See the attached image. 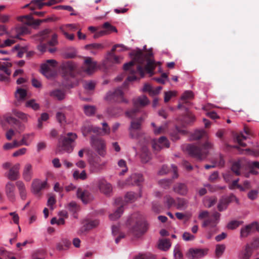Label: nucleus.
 <instances>
[{
    "mask_svg": "<svg viewBox=\"0 0 259 259\" xmlns=\"http://www.w3.org/2000/svg\"><path fill=\"white\" fill-rule=\"evenodd\" d=\"M76 138V134L73 133H68L66 136H61L59 139L56 153H61L63 151L69 153L72 152L74 148L73 144Z\"/></svg>",
    "mask_w": 259,
    "mask_h": 259,
    "instance_id": "20e7f679",
    "label": "nucleus"
},
{
    "mask_svg": "<svg viewBox=\"0 0 259 259\" xmlns=\"http://www.w3.org/2000/svg\"><path fill=\"white\" fill-rule=\"evenodd\" d=\"M51 39L48 41L47 45L52 46H55L58 44L57 40V35L55 33H53L51 35Z\"/></svg>",
    "mask_w": 259,
    "mask_h": 259,
    "instance_id": "e2e57ef3",
    "label": "nucleus"
},
{
    "mask_svg": "<svg viewBox=\"0 0 259 259\" xmlns=\"http://www.w3.org/2000/svg\"><path fill=\"white\" fill-rule=\"evenodd\" d=\"M134 108L126 111L125 114L129 118H134L137 115V113L140 111V108H143L149 104L150 102L147 97L145 96H142L133 101Z\"/></svg>",
    "mask_w": 259,
    "mask_h": 259,
    "instance_id": "39448f33",
    "label": "nucleus"
},
{
    "mask_svg": "<svg viewBox=\"0 0 259 259\" xmlns=\"http://www.w3.org/2000/svg\"><path fill=\"white\" fill-rule=\"evenodd\" d=\"M33 176L32 166L29 163L25 165L23 172L22 177L23 179L26 182H29Z\"/></svg>",
    "mask_w": 259,
    "mask_h": 259,
    "instance_id": "a878e982",
    "label": "nucleus"
},
{
    "mask_svg": "<svg viewBox=\"0 0 259 259\" xmlns=\"http://www.w3.org/2000/svg\"><path fill=\"white\" fill-rule=\"evenodd\" d=\"M143 181L144 178L142 175L140 174H134L131 175L127 183L128 184L139 186Z\"/></svg>",
    "mask_w": 259,
    "mask_h": 259,
    "instance_id": "c85d7f7f",
    "label": "nucleus"
},
{
    "mask_svg": "<svg viewBox=\"0 0 259 259\" xmlns=\"http://www.w3.org/2000/svg\"><path fill=\"white\" fill-rule=\"evenodd\" d=\"M187 201L184 198H178L175 205L178 209H183L186 207Z\"/></svg>",
    "mask_w": 259,
    "mask_h": 259,
    "instance_id": "a18cd8bd",
    "label": "nucleus"
},
{
    "mask_svg": "<svg viewBox=\"0 0 259 259\" xmlns=\"http://www.w3.org/2000/svg\"><path fill=\"white\" fill-rule=\"evenodd\" d=\"M174 257L175 259H183V255L181 252L180 246L177 245L174 250Z\"/></svg>",
    "mask_w": 259,
    "mask_h": 259,
    "instance_id": "8fccbe9b",
    "label": "nucleus"
},
{
    "mask_svg": "<svg viewBox=\"0 0 259 259\" xmlns=\"http://www.w3.org/2000/svg\"><path fill=\"white\" fill-rule=\"evenodd\" d=\"M83 111L87 116H91L93 115L96 111V108L94 106L84 105L83 106Z\"/></svg>",
    "mask_w": 259,
    "mask_h": 259,
    "instance_id": "79ce46f5",
    "label": "nucleus"
},
{
    "mask_svg": "<svg viewBox=\"0 0 259 259\" xmlns=\"http://www.w3.org/2000/svg\"><path fill=\"white\" fill-rule=\"evenodd\" d=\"M92 144L100 156L104 157L106 154L104 141L100 139H92Z\"/></svg>",
    "mask_w": 259,
    "mask_h": 259,
    "instance_id": "6ab92c4d",
    "label": "nucleus"
},
{
    "mask_svg": "<svg viewBox=\"0 0 259 259\" xmlns=\"http://www.w3.org/2000/svg\"><path fill=\"white\" fill-rule=\"evenodd\" d=\"M103 28L105 29V31H107V34H108L111 32H117V29L111 25L109 22H107L104 23Z\"/></svg>",
    "mask_w": 259,
    "mask_h": 259,
    "instance_id": "09e8293b",
    "label": "nucleus"
},
{
    "mask_svg": "<svg viewBox=\"0 0 259 259\" xmlns=\"http://www.w3.org/2000/svg\"><path fill=\"white\" fill-rule=\"evenodd\" d=\"M171 246L170 240L168 239H161L159 240L158 248L162 251L168 250Z\"/></svg>",
    "mask_w": 259,
    "mask_h": 259,
    "instance_id": "473e14b6",
    "label": "nucleus"
},
{
    "mask_svg": "<svg viewBox=\"0 0 259 259\" xmlns=\"http://www.w3.org/2000/svg\"><path fill=\"white\" fill-rule=\"evenodd\" d=\"M259 232V224L253 222L242 227L240 230V238H246L250 233L255 231Z\"/></svg>",
    "mask_w": 259,
    "mask_h": 259,
    "instance_id": "9b49d317",
    "label": "nucleus"
},
{
    "mask_svg": "<svg viewBox=\"0 0 259 259\" xmlns=\"http://www.w3.org/2000/svg\"><path fill=\"white\" fill-rule=\"evenodd\" d=\"M45 252L44 250L37 251L32 255V259H42L44 258Z\"/></svg>",
    "mask_w": 259,
    "mask_h": 259,
    "instance_id": "052dcab7",
    "label": "nucleus"
},
{
    "mask_svg": "<svg viewBox=\"0 0 259 259\" xmlns=\"http://www.w3.org/2000/svg\"><path fill=\"white\" fill-rule=\"evenodd\" d=\"M194 98V94L191 91H185L181 96V103H179L178 106L179 109L184 108L187 109L185 105H190V101L193 99Z\"/></svg>",
    "mask_w": 259,
    "mask_h": 259,
    "instance_id": "f3484780",
    "label": "nucleus"
},
{
    "mask_svg": "<svg viewBox=\"0 0 259 259\" xmlns=\"http://www.w3.org/2000/svg\"><path fill=\"white\" fill-rule=\"evenodd\" d=\"M221 214L218 212H214L211 217L206 219L203 223L202 226L206 227L210 226L211 228H214L218 224Z\"/></svg>",
    "mask_w": 259,
    "mask_h": 259,
    "instance_id": "a211bd4d",
    "label": "nucleus"
},
{
    "mask_svg": "<svg viewBox=\"0 0 259 259\" xmlns=\"http://www.w3.org/2000/svg\"><path fill=\"white\" fill-rule=\"evenodd\" d=\"M99 224V222L98 220H84L82 222V226L79 230L80 234L88 232L90 230L97 227Z\"/></svg>",
    "mask_w": 259,
    "mask_h": 259,
    "instance_id": "ddd939ff",
    "label": "nucleus"
},
{
    "mask_svg": "<svg viewBox=\"0 0 259 259\" xmlns=\"http://www.w3.org/2000/svg\"><path fill=\"white\" fill-rule=\"evenodd\" d=\"M107 112L110 116H113L117 115L120 112V110L115 107H110L107 109Z\"/></svg>",
    "mask_w": 259,
    "mask_h": 259,
    "instance_id": "864d4df0",
    "label": "nucleus"
},
{
    "mask_svg": "<svg viewBox=\"0 0 259 259\" xmlns=\"http://www.w3.org/2000/svg\"><path fill=\"white\" fill-rule=\"evenodd\" d=\"M169 146L168 141L165 137H161L157 141H154L152 147L156 151H159L163 148H168Z\"/></svg>",
    "mask_w": 259,
    "mask_h": 259,
    "instance_id": "b1692460",
    "label": "nucleus"
},
{
    "mask_svg": "<svg viewBox=\"0 0 259 259\" xmlns=\"http://www.w3.org/2000/svg\"><path fill=\"white\" fill-rule=\"evenodd\" d=\"M253 249L249 244H247L242 253L243 259H249L252 254Z\"/></svg>",
    "mask_w": 259,
    "mask_h": 259,
    "instance_id": "4c0bfd02",
    "label": "nucleus"
},
{
    "mask_svg": "<svg viewBox=\"0 0 259 259\" xmlns=\"http://www.w3.org/2000/svg\"><path fill=\"white\" fill-rule=\"evenodd\" d=\"M137 198V195L134 192H128L125 195V200L123 201L124 202V205L125 204V202H133L135 201Z\"/></svg>",
    "mask_w": 259,
    "mask_h": 259,
    "instance_id": "de8ad7c7",
    "label": "nucleus"
},
{
    "mask_svg": "<svg viewBox=\"0 0 259 259\" xmlns=\"http://www.w3.org/2000/svg\"><path fill=\"white\" fill-rule=\"evenodd\" d=\"M75 65L71 62H67L63 67V74L66 79L75 76Z\"/></svg>",
    "mask_w": 259,
    "mask_h": 259,
    "instance_id": "aec40b11",
    "label": "nucleus"
},
{
    "mask_svg": "<svg viewBox=\"0 0 259 259\" xmlns=\"http://www.w3.org/2000/svg\"><path fill=\"white\" fill-rule=\"evenodd\" d=\"M136 117V115L132 118L133 120L128 128L130 136L133 139H137L140 136L141 124L144 120L142 117L135 119Z\"/></svg>",
    "mask_w": 259,
    "mask_h": 259,
    "instance_id": "423d86ee",
    "label": "nucleus"
},
{
    "mask_svg": "<svg viewBox=\"0 0 259 259\" xmlns=\"http://www.w3.org/2000/svg\"><path fill=\"white\" fill-rule=\"evenodd\" d=\"M26 106L32 108L34 110H36L39 108V105L34 100H30L27 101L26 103Z\"/></svg>",
    "mask_w": 259,
    "mask_h": 259,
    "instance_id": "bf43d9fd",
    "label": "nucleus"
},
{
    "mask_svg": "<svg viewBox=\"0 0 259 259\" xmlns=\"http://www.w3.org/2000/svg\"><path fill=\"white\" fill-rule=\"evenodd\" d=\"M71 245V242L67 239H62L56 244V248L59 251L67 249Z\"/></svg>",
    "mask_w": 259,
    "mask_h": 259,
    "instance_id": "72a5a7b5",
    "label": "nucleus"
},
{
    "mask_svg": "<svg viewBox=\"0 0 259 259\" xmlns=\"http://www.w3.org/2000/svg\"><path fill=\"white\" fill-rule=\"evenodd\" d=\"M49 114L47 113H44L41 114L40 117L38 119V125L37 127L38 128L40 129L42 127V121H47L49 119Z\"/></svg>",
    "mask_w": 259,
    "mask_h": 259,
    "instance_id": "5fc2aeb1",
    "label": "nucleus"
},
{
    "mask_svg": "<svg viewBox=\"0 0 259 259\" xmlns=\"http://www.w3.org/2000/svg\"><path fill=\"white\" fill-rule=\"evenodd\" d=\"M126 225L130 232L137 238L143 236L149 228V225L143 215L138 212L129 217Z\"/></svg>",
    "mask_w": 259,
    "mask_h": 259,
    "instance_id": "7ed1b4c3",
    "label": "nucleus"
},
{
    "mask_svg": "<svg viewBox=\"0 0 259 259\" xmlns=\"http://www.w3.org/2000/svg\"><path fill=\"white\" fill-rule=\"evenodd\" d=\"M5 193L8 200L14 202L16 200L15 186L11 181L7 183L5 186Z\"/></svg>",
    "mask_w": 259,
    "mask_h": 259,
    "instance_id": "dca6fc26",
    "label": "nucleus"
},
{
    "mask_svg": "<svg viewBox=\"0 0 259 259\" xmlns=\"http://www.w3.org/2000/svg\"><path fill=\"white\" fill-rule=\"evenodd\" d=\"M173 190L180 195L185 196L188 193V189L186 184L178 183L174 186Z\"/></svg>",
    "mask_w": 259,
    "mask_h": 259,
    "instance_id": "bb28decb",
    "label": "nucleus"
},
{
    "mask_svg": "<svg viewBox=\"0 0 259 259\" xmlns=\"http://www.w3.org/2000/svg\"><path fill=\"white\" fill-rule=\"evenodd\" d=\"M246 139V137L242 134L240 133L236 135V140L240 146L245 147L246 144L243 142V140Z\"/></svg>",
    "mask_w": 259,
    "mask_h": 259,
    "instance_id": "49530a36",
    "label": "nucleus"
},
{
    "mask_svg": "<svg viewBox=\"0 0 259 259\" xmlns=\"http://www.w3.org/2000/svg\"><path fill=\"white\" fill-rule=\"evenodd\" d=\"M47 186V181L42 182L38 179L34 180L31 184L32 191L35 194H39L40 191L45 189Z\"/></svg>",
    "mask_w": 259,
    "mask_h": 259,
    "instance_id": "412c9836",
    "label": "nucleus"
},
{
    "mask_svg": "<svg viewBox=\"0 0 259 259\" xmlns=\"http://www.w3.org/2000/svg\"><path fill=\"white\" fill-rule=\"evenodd\" d=\"M228 205V201L225 198H222L220 200V202L218 205V210L222 211L226 209Z\"/></svg>",
    "mask_w": 259,
    "mask_h": 259,
    "instance_id": "3c124183",
    "label": "nucleus"
},
{
    "mask_svg": "<svg viewBox=\"0 0 259 259\" xmlns=\"http://www.w3.org/2000/svg\"><path fill=\"white\" fill-rule=\"evenodd\" d=\"M226 246L224 244H217L215 247V253L217 258H219L224 253Z\"/></svg>",
    "mask_w": 259,
    "mask_h": 259,
    "instance_id": "c03bdc74",
    "label": "nucleus"
},
{
    "mask_svg": "<svg viewBox=\"0 0 259 259\" xmlns=\"http://www.w3.org/2000/svg\"><path fill=\"white\" fill-rule=\"evenodd\" d=\"M15 115L18 118L22 119L23 121L26 122L27 121L28 115L22 112L19 111H16L15 112Z\"/></svg>",
    "mask_w": 259,
    "mask_h": 259,
    "instance_id": "69168bd1",
    "label": "nucleus"
},
{
    "mask_svg": "<svg viewBox=\"0 0 259 259\" xmlns=\"http://www.w3.org/2000/svg\"><path fill=\"white\" fill-rule=\"evenodd\" d=\"M85 48L89 50L92 54L96 55L99 51L104 48V46L102 44L94 43L86 45Z\"/></svg>",
    "mask_w": 259,
    "mask_h": 259,
    "instance_id": "c756f323",
    "label": "nucleus"
},
{
    "mask_svg": "<svg viewBox=\"0 0 259 259\" xmlns=\"http://www.w3.org/2000/svg\"><path fill=\"white\" fill-rule=\"evenodd\" d=\"M100 130V129L97 127L93 126V125L90 124H87L84 125L82 127L81 131L84 137H86L89 134L92 132L96 134L98 133L99 132Z\"/></svg>",
    "mask_w": 259,
    "mask_h": 259,
    "instance_id": "2f4dec72",
    "label": "nucleus"
},
{
    "mask_svg": "<svg viewBox=\"0 0 259 259\" xmlns=\"http://www.w3.org/2000/svg\"><path fill=\"white\" fill-rule=\"evenodd\" d=\"M195 120V116L189 112H187L183 117V120L185 124H190Z\"/></svg>",
    "mask_w": 259,
    "mask_h": 259,
    "instance_id": "ea45409f",
    "label": "nucleus"
},
{
    "mask_svg": "<svg viewBox=\"0 0 259 259\" xmlns=\"http://www.w3.org/2000/svg\"><path fill=\"white\" fill-rule=\"evenodd\" d=\"M51 30L46 29L39 33V34L37 36V39L41 42L48 40L49 36L51 35Z\"/></svg>",
    "mask_w": 259,
    "mask_h": 259,
    "instance_id": "f704fd0d",
    "label": "nucleus"
},
{
    "mask_svg": "<svg viewBox=\"0 0 259 259\" xmlns=\"http://www.w3.org/2000/svg\"><path fill=\"white\" fill-rule=\"evenodd\" d=\"M108 59L110 62L113 63L119 64L120 63L122 58L120 56H117L115 55H113L112 56L108 57Z\"/></svg>",
    "mask_w": 259,
    "mask_h": 259,
    "instance_id": "0e129e2a",
    "label": "nucleus"
},
{
    "mask_svg": "<svg viewBox=\"0 0 259 259\" xmlns=\"http://www.w3.org/2000/svg\"><path fill=\"white\" fill-rule=\"evenodd\" d=\"M73 177L75 179L85 180L87 178V174L85 170L82 171L80 173L79 171L76 170L73 173Z\"/></svg>",
    "mask_w": 259,
    "mask_h": 259,
    "instance_id": "13d9d810",
    "label": "nucleus"
},
{
    "mask_svg": "<svg viewBox=\"0 0 259 259\" xmlns=\"http://www.w3.org/2000/svg\"><path fill=\"white\" fill-rule=\"evenodd\" d=\"M19 20L24 24L29 26H38L42 22H47V19L34 20L31 15H25L19 17Z\"/></svg>",
    "mask_w": 259,
    "mask_h": 259,
    "instance_id": "2eb2a0df",
    "label": "nucleus"
},
{
    "mask_svg": "<svg viewBox=\"0 0 259 259\" xmlns=\"http://www.w3.org/2000/svg\"><path fill=\"white\" fill-rule=\"evenodd\" d=\"M96 66L97 63L94 62L91 58L88 57L84 60L82 68L84 72L90 74L95 71Z\"/></svg>",
    "mask_w": 259,
    "mask_h": 259,
    "instance_id": "4be33fe9",
    "label": "nucleus"
},
{
    "mask_svg": "<svg viewBox=\"0 0 259 259\" xmlns=\"http://www.w3.org/2000/svg\"><path fill=\"white\" fill-rule=\"evenodd\" d=\"M16 185L18 190L20 198L22 200H25L27 197V192L24 183L21 181H18L16 183Z\"/></svg>",
    "mask_w": 259,
    "mask_h": 259,
    "instance_id": "7c9ffc66",
    "label": "nucleus"
},
{
    "mask_svg": "<svg viewBox=\"0 0 259 259\" xmlns=\"http://www.w3.org/2000/svg\"><path fill=\"white\" fill-rule=\"evenodd\" d=\"M241 222L238 221H231L227 225V227L229 229L233 230L237 228Z\"/></svg>",
    "mask_w": 259,
    "mask_h": 259,
    "instance_id": "680f3d73",
    "label": "nucleus"
},
{
    "mask_svg": "<svg viewBox=\"0 0 259 259\" xmlns=\"http://www.w3.org/2000/svg\"><path fill=\"white\" fill-rule=\"evenodd\" d=\"M57 64V61L55 60H47L45 63L41 65V72L47 78L54 76L55 74V68Z\"/></svg>",
    "mask_w": 259,
    "mask_h": 259,
    "instance_id": "6e6552de",
    "label": "nucleus"
},
{
    "mask_svg": "<svg viewBox=\"0 0 259 259\" xmlns=\"http://www.w3.org/2000/svg\"><path fill=\"white\" fill-rule=\"evenodd\" d=\"M151 158L150 152L146 149L143 148L141 154V159L143 163L148 162Z\"/></svg>",
    "mask_w": 259,
    "mask_h": 259,
    "instance_id": "58836bf2",
    "label": "nucleus"
},
{
    "mask_svg": "<svg viewBox=\"0 0 259 259\" xmlns=\"http://www.w3.org/2000/svg\"><path fill=\"white\" fill-rule=\"evenodd\" d=\"M50 96L56 98L58 100H62L65 98V93L61 90H55L51 92L50 94Z\"/></svg>",
    "mask_w": 259,
    "mask_h": 259,
    "instance_id": "c9c22d12",
    "label": "nucleus"
},
{
    "mask_svg": "<svg viewBox=\"0 0 259 259\" xmlns=\"http://www.w3.org/2000/svg\"><path fill=\"white\" fill-rule=\"evenodd\" d=\"M154 256L152 254H145L136 256L134 257V259H154Z\"/></svg>",
    "mask_w": 259,
    "mask_h": 259,
    "instance_id": "774afa93",
    "label": "nucleus"
},
{
    "mask_svg": "<svg viewBox=\"0 0 259 259\" xmlns=\"http://www.w3.org/2000/svg\"><path fill=\"white\" fill-rule=\"evenodd\" d=\"M45 0H33L31 2V4H33L34 7L33 8H32V10H34L35 9H41L42 7L46 5H42L45 3L43 2Z\"/></svg>",
    "mask_w": 259,
    "mask_h": 259,
    "instance_id": "603ef678",
    "label": "nucleus"
},
{
    "mask_svg": "<svg viewBox=\"0 0 259 259\" xmlns=\"http://www.w3.org/2000/svg\"><path fill=\"white\" fill-rule=\"evenodd\" d=\"M241 167V165L240 162L239 161H235L233 163L231 167L232 171L237 176H239L240 175V168Z\"/></svg>",
    "mask_w": 259,
    "mask_h": 259,
    "instance_id": "a19ab883",
    "label": "nucleus"
},
{
    "mask_svg": "<svg viewBox=\"0 0 259 259\" xmlns=\"http://www.w3.org/2000/svg\"><path fill=\"white\" fill-rule=\"evenodd\" d=\"M118 47L121 48V49L120 50V51L127 50V49L123 45H120V44L115 45L112 47L111 51L108 53V56L110 57L111 56H112L113 55H115L114 52L116 51V48H118Z\"/></svg>",
    "mask_w": 259,
    "mask_h": 259,
    "instance_id": "4d7b16f0",
    "label": "nucleus"
},
{
    "mask_svg": "<svg viewBox=\"0 0 259 259\" xmlns=\"http://www.w3.org/2000/svg\"><path fill=\"white\" fill-rule=\"evenodd\" d=\"M20 165L16 163L9 170L7 175V177L10 181H16L19 178V169Z\"/></svg>",
    "mask_w": 259,
    "mask_h": 259,
    "instance_id": "5701e85b",
    "label": "nucleus"
},
{
    "mask_svg": "<svg viewBox=\"0 0 259 259\" xmlns=\"http://www.w3.org/2000/svg\"><path fill=\"white\" fill-rule=\"evenodd\" d=\"M164 201L168 208L176 204L175 199L169 195H166L164 197Z\"/></svg>",
    "mask_w": 259,
    "mask_h": 259,
    "instance_id": "6e6d98bb",
    "label": "nucleus"
},
{
    "mask_svg": "<svg viewBox=\"0 0 259 259\" xmlns=\"http://www.w3.org/2000/svg\"><path fill=\"white\" fill-rule=\"evenodd\" d=\"M172 183L171 179H162L158 181L159 185L164 189H168Z\"/></svg>",
    "mask_w": 259,
    "mask_h": 259,
    "instance_id": "37998d69",
    "label": "nucleus"
},
{
    "mask_svg": "<svg viewBox=\"0 0 259 259\" xmlns=\"http://www.w3.org/2000/svg\"><path fill=\"white\" fill-rule=\"evenodd\" d=\"M68 208L73 212H76L78 210V206L75 202H71L68 204Z\"/></svg>",
    "mask_w": 259,
    "mask_h": 259,
    "instance_id": "338daca9",
    "label": "nucleus"
},
{
    "mask_svg": "<svg viewBox=\"0 0 259 259\" xmlns=\"http://www.w3.org/2000/svg\"><path fill=\"white\" fill-rule=\"evenodd\" d=\"M107 162L98 156L93 157L89 161L90 171L93 173H99L105 167Z\"/></svg>",
    "mask_w": 259,
    "mask_h": 259,
    "instance_id": "0eeeda50",
    "label": "nucleus"
},
{
    "mask_svg": "<svg viewBox=\"0 0 259 259\" xmlns=\"http://www.w3.org/2000/svg\"><path fill=\"white\" fill-rule=\"evenodd\" d=\"M115 204L119 206L114 213L110 214L109 216V219L113 221L119 219L123 213L124 202L122 198H117L115 200Z\"/></svg>",
    "mask_w": 259,
    "mask_h": 259,
    "instance_id": "f8f14e48",
    "label": "nucleus"
},
{
    "mask_svg": "<svg viewBox=\"0 0 259 259\" xmlns=\"http://www.w3.org/2000/svg\"><path fill=\"white\" fill-rule=\"evenodd\" d=\"M76 195L77 197L85 204L89 203L92 199V195L88 191H82L80 189H77Z\"/></svg>",
    "mask_w": 259,
    "mask_h": 259,
    "instance_id": "cd10ccee",
    "label": "nucleus"
},
{
    "mask_svg": "<svg viewBox=\"0 0 259 259\" xmlns=\"http://www.w3.org/2000/svg\"><path fill=\"white\" fill-rule=\"evenodd\" d=\"M130 55L133 57V60L124 64L123 66V70L130 74L127 78V81L137 80V74H140L141 77H143L145 71L150 76L153 75L156 64L152 59L153 53L151 50H149L144 54L141 50H138L131 53Z\"/></svg>",
    "mask_w": 259,
    "mask_h": 259,
    "instance_id": "f257e3e1",
    "label": "nucleus"
},
{
    "mask_svg": "<svg viewBox=\"0 0 259 259\" xmlns=\"http://www.w3.org/2000/svg\"><path fill=\"white\" fill-rule=\"evenodd\" d=\"M207 249L190 248L186 254L189 259L200 258L205 255L207 253Z\"/></svg>",
    "mask_w": 259,
    "mask_h": 259,
    "instance_id": "4468645a",
    "label": "nucleus"
},
{
    "mask_svg": "<svg viewBox=\"0 0 259 259\" xmlns=\"http://www.w3.org/2000/svg\"><path fill=\"white\" fill-rule=\"evenodd\" d=\"M123 93L122 87L117 88L114 92H109L106 96V99L110 101L127 103V101L123 98Z\"/></svg>",
    "mask_w": 259,
    "mask_h": 259,
    "instance_id": "1a4fd4ad",
    "label": "nucleus"
},
{
    "mask_svg": "<svg viewBox=\"0 0 259 259\" xmlns=\"http://www.w3.org/2000/svg\"><path fill=\"white\" fill-rule=\"evenodd\" d=\"M98 187L100 190L106 195L109 194L112 190L111 184L108 183L104 179H102L99 181Z\"/></svg>",
    "mask_w": 259,
    "mask_h": 259,
    "instance_id": "393cba45",
    "label": "nucleus"
},
{
    "mask_svg": "<svg viewBox=\"0 0 259 259\" xmlns=\"http://www.w3.org/2000/svg\"><path fill=\"white\" fill-rule=\"evenodd\" d=\"M204 138L206 141L200 145L189 144L186 147V150L189 154L199 160L205 159L209 153V150L213 149V144L208 140V136L203 130H196L192 135V139L198 140Z\"/></svg>",
    "mask_w": 259,
    "mask_h": 259,
    "instance_id": "f03ea898",
    "label": "nucleus"
},
{
    "mask_svg": "<svg viewBox=\"0 0 259 259\" xmlns=\"http://www.w3.org/2000/svg\"><path fill=\"white\" fill-rule=\"evenodd\" d=\"M51 46H49L46 44H40L38 45L37 49L39 51L41 52H45L49 51L51 53H53L56 51V48H50Z\"/></svg>",
    "mask_w": 259,
    "mask_h": 259,
    "instance_id": "e433bc0d",
    "label": "nucleus"
},
{
    "mask_svg": "<svg viewBox=\"0 0 259 259\" xmlns=\"http://www.w3.org/2000/svg\"><path fill=\"white\" fill-rule=\"evenodd\" d=\"M17 34L15 37H11L10 38H8L5 40L3 44L0 45L2 48L11 46L13 44L16 42L15 38H19V35L27 34L29 32L28 29L27 27L23 26L17 29Z\"/></svg>",
    "mask_w": 259,
    "mask_h": 259,
    "instance_id": "9d476101",
    "label": "nucleus"
}]
</instances>
